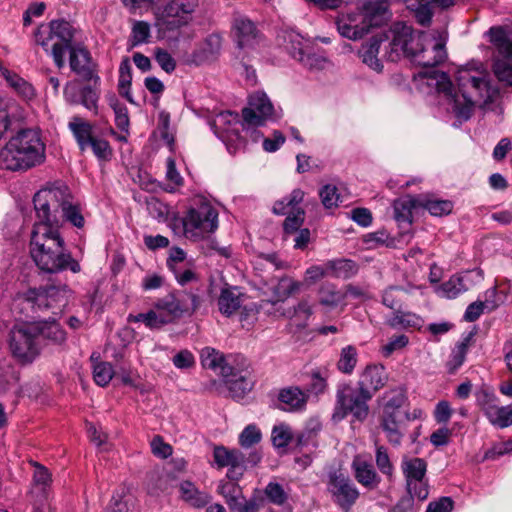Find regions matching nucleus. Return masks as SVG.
Returning a JSON list of instances; mask_svg holds the SVG:
<instances>
[{
	"instance_id": "1",
	"label": "nucleus",
	"mask_w": 512,
	"mask_h": 512,
	"mask_svg": "<svg viewBox=\"0 0 512 512\" xmlns=\"http://www.w3.org/2000/svg\"><path fill=\"white\" fill-rule=\"evenodd\" d=\"M431 78L436 80L437 91L453 100V111L461 121H467L471 117L478 103L482 104L484 110H494L499 107V103H496L499 93L490 86L487 72L481 63L466 65L457 71L456 83L463 103L458 95L453 94V85L446 73L433 71Z\"/></svg>"
},
{
	"instance_id": "2",
	"label": "nucleus",
	"mask_w": 512,
	"mask_h": 512,
	"mask_svg": "<svg viewBox=\"0 0 512 512\" xmlns=\"http://www.w3.org/2000/svg\"><path fill=\"white\" fill-rule=\"evenodd\" d=\"M389 42L385 57L392 62L402 56L422 67H435L447 58L446 37L440 32H415L403 22L394 23L390 29Z\"/></svg>"
},
{
	"instance_id": "3",
	"label": "nucleus",
	"mask_w": 512,
	"mask_h": 512,
	"mask_svg": "<svg viewBox=\"0 0 512 512\" xmlns=\"http://www.w3.org/2000/svg\"><path fill=\"white\" fill-rule=\"evenodd\" d=\"M30 254L36 266L44 273L56 274L65 270L79 273L81 266L66 249L58 229L38 220L33 227Z\"/></svg>"
},
{
	"instance_id": "4",
	"label": "nucleus",
	"mask_w": 512,
	"mask_h": 512,
	"mask_svg": "<svg viewBox=\"0 0 512 512\" xmlns=\"http://www.w3.org/2000/svg\"><path fill=\"white\" fill-rule=\"evenodd\" d=\"M38 220L54 228H60L66 221L76 228H83L85 219L82 209L76 203L67 186L45 188L33 198Z\"/></svg>"
},
{
	"instance_id": "5",
	"label": "nucleus",
	"mask_w": 512,
	"mask_h": 512,
	"mask_svg": "<svg viewBox=\"0 0 512 512\" xmlns=\"http://www.w3.org/2000/svg\"><path fill=\"white\" fill-rule=\"evenodd\" d=\"M45 158V143L34 129L18 131L0 151L1 164L10 171H27L44 163Z\"/></svg>"
},
{
	"instance_id": "6",
	"label": "nucleus",
	"mask_w": 512,
	"mask_h": 512,
	"mask_svg": "<svg viewBox=\"0 0 512 512\" xmlns=\"http://www.w3.org/2000/svg\"><path fill=\"white\" fill-rule=\"evenodd\" d=\"M76 32L70 22L63 19L52 20L36 27L32 34V42L52 57L58 69H62L65 66V54Z\"/></svg>"
},
{
	"instance_id": "7",
	"label": "nucleus",
	"mask_w": 512,
	"mask_h": 512,
	"mask_svg": "<svg viewBox=\"0 0 512 512\" xmlns=\"http://www.w3.org/2000/svg\"><path fill=\"white\" fill-rule=\"evenodd\" d=\"M182 225L187 239H204L218 228V210L211 202L201 198L188 209L182 218Z\"/></svg>"
},
{
	"instance_id": "8",
	"label": "nucleus",
	"mask_w": 512,
	"mask_h": 512,
	"mask_svg": "<svg viewBox=\"0 0 512 512\" xmlns=\"http://www.w3.org/2000/svg\"><path fill=\"white\" fill-rule=\"evenodd\" d=\"M488 35L499 54L493 63V73L500 83L512 87V25L491 27Z\"/></svg>"
},
{
	"instance_id": "9",
	"label": "nucleus",
	"mask_w": 512,
	"mask_h": 512,
	"mask_svg": "<svg viewBox=\"0 0 512 512\" xmlns=\"http://www.w3.org/2000/svg\"><path fill=\"white\" fill-rule=\"evenodd\" d=\"M198 0H170L155 10L159 30L175 31L190 24L198 7Z\"/></svg>"
},
{
	"instance_id": "10",
	"label": "nucleus",
	"mask_w": 512,
	"mask_h": 512,
	"mask_svg": "<svg viewBox=\"0 0 512 512\" xmlns=\"http://www.w3.org/2000/svg\"><path fill=\"white\" fill-rule=\"evenodd\" d=\"M71 290L67 285L48 286L43 289H30L24 296L18 297V301H26L33 309H52L57 315L67 306Z\"/></svg>"
},
{
	"instance_id": "11",
	"label": "nucleus",
	"mask_w": 512,
	"mask_h": 512,
	"mask_svg": "<svg viewBox=\"0 0 512 512\" xmlns=\"http://www.w3.org/2000/svg\"><path fill=\"white\" fill-rule=\"evenodd\" d=\"M371 398L369 392H364L359 387L357 389L344 387L337 391L333 417L343 419L348 414H352L356 420L363 421L368 416L369 407L367 402Z\"/></svg>"
},
{
	"instance_id": "12",
	"label": "nucleus",
	"mask_w": 512,
	"mask_h": 512,
	"mask_svg": "<svg viewBox=\"0 0 512 512\" xmlns=\"http://www.w3.org/2000/svg\"><path fill=\"white\" fill-rule=\"evenodd\" d=\"M283 39L288 53L304 67L311 70L325 68L328 61L324 56L316 53L312 41L295 31H286Z\"/></svg>"
},
{
	"instance_id": "13",
	"label": "nucleus",
	"mask_w": 512,
	"mask_h": 512,
	"mask_svg": "<svg viewBox=\"0 0 512 512\" xmlns=\"http://www.w3.org/2000/svg\"><path fill=\"white\" fill-rule=\"evenodd\" d=\"M401 470L405 478L407 492L419 500H425L429 495L426 478L427 462L419 457H403Z\"/></svg>"
},
{
	"instance_id": "14",
	"label": "nucleus",
	"mask_w": 512,
	"mask_h": 512,
	"mask_svg": "<svg viewBox=\"0 0 512 512\" xmlns=\"http://www.w3.org/2000/svg\"><path fill=\"white\" fill-rule=\"evenodd\" d=\"M32 323L15 326L10 332V349L21 361L31 362L39 354L40 345Z\"/></svg>"
},
{
	"instance_id": "15",
	"label": "nucleus",
	"mask_w": 512,
	"mask_h": 512,
	"mask_svg": "<svg viewBox=\"0 0 512 512\" xmlns=\"http://www.w3.org/2000/svg\"><path fill=\"white\" fill-rule=\"evenodd\" d=\"M304 199L301 189H294L288 196L278 200L273 205V213L287 215L283 223L285 234H293L300 230L305 220V211L299 207Z\"/></svg>"
},
{
	"instance_id": "16",
	"label": "nucleus",
	"mask_w": 512,
	"mask_h": 512,
	"mask_svg": "<svg viewBox=\"0 0 512 512\" xmlns=\"http://www.w3.org/2000/svg\"><path fill=\"white\" fill-rule=\"evenodd\" d=\"M327 491L333 502L343 510H349L360 496V492L352 480L336 470L328 474Z\"/></svg>"
},
{
	"instance_id": "17",
	"label": "nucleus",
	"mask_w": 512,
	"mask_h": 512,
	"mask_svg": "<svg viewBox=\"0 0 512 512\" xmlns=\"http://www.w3.org/2000/svg\"><path fill=\"white\" fill-rule=\"evenodd\" d=\"M274 116V107L263 92H256L249 97L248 106L242 110L243 126L258 127L264 125Z\"/></svg>"
},
{
	"instance_id": "18",
	"label": "nucleus",
	"mask_w": 512,
	"mask_h": 512,
	"mask_svg": "<svg viewBox=\"0 0 512 512\" xmlns=\"http://www.w3.org/2000/svg\"><path fill=\"white\" fill-rule=\"evenodd\" d=\"M336 26L340 35L350 40L361 39L370 30L358 5L342 11L336 18Z\"/></svg>"
},
{
	"instance_id": "19",
	"label": "nucleus",
	"mask_w": 512,
	"mask_h": 512,
	"mask_svg": "<svg viewBox=\"0 0 512 512\" xmlns=\"http://www.w3.org/2000/svg\"><path fill=\"white\" fill-rule=\"evenodd\" d=\"M213 458L218 468L228 467L226 476L230 480H239L246 470L245 455L240 450L215 446Z\"/></svg>"
},
{
	"instance_id": "20",
	"label": "nucleus",
	"mask_w": 512,
	"mask_h": 512,
	"mask_svg": "<svg viewBox=\"0 0 512 512\" xmlns=\"http://www.w3.org/2000/svg\"><path fill=\"white\" fill-rule=\"evenodd\" d=\"M473 276H475L477 281H481L483 279V272L481 270H472L467 271L464 275H453L449 280L437 287L436 293L443 298L454 299L469 290L472 282L470 278Z\"/></svg>"
},
{
	"instance_id": "21",
	"label": "nucleus",
	"mask_w": 512,
	"mask_h": 512,
	"mask_svg": "<svg viewBox=\"0 0 512 512\" xmlns=\"http://www.w3.org/2000/svg\"><path fill=\"white\" fill-rule=\"evenodd\" d=\"M358 6L369 29L383 25L391 17L388 0H366Z\"/></svg>"
},
{
	"instance_id": "22",
	"label": "nucleus",
	"mask_w": 512,
	"mask_h": 512,
	"mask_svg": "<svg viewBox=\"0 0 512 512\" xmlns=\"http://www.w3.org/2000/svg\"><path fill=\"white\" fill-rule=\"evenodd\" d=\"M405 3L407 8L414 12L416 21L426 26L431 22L435 7L449 8L454 5V0H405Z\"/></svg>"
},
{
	"instance_id": "23",
	"label": "nucleus",
	"mask_w": 512,
	"mask_h": 512,
	"mask_svg": "<svg viewBox=\"0 0 512 512\" xmlns=\"http://www.w3.org/2000/svg\"><path fill=\"white\" fill-rule=\"evenodd\" d=\"M69 64L71 70L86 80L93 78L92 59L90 52L82 45H73L70 43Z\"/></svg>"
},
{
	"instance_id": "24",
	"label": "nucleus",
	"mask_w": 512,
	"mask_h": 512,
	"mask_svg": "<svg viewBox=\"0 0 512 512\" xmlns=\"http://www.w3.org/2000/svg\"><path fill=\"white\" fill-rule=\"evenodd\" d=\"M317 302L326 311H333L340 308L343 310L347 302L344 300L342 287L339 288L331 282L322 283L317 289Z\"/></svg>"
},
{
	"instance_id": "25",
	"label": "nucleus",
	"mask_w": 512,
	"mask_h": 512,
	"mask_svg": "<svg viewBox=\"0 0 512 512\" xmlns=\"http://www.w3.org/2000/svg\"><path fill=\"white\" fill-rule=\"evenodd\" d=\"M387 380L388 375L384 366L371 364L366 366V368L360 374L358 387L364 392H369L371 397H373L375 392L384 387Z\"/></svg>"
},
{
	"instance_id": "26",
	"label": "nucleus",
	"mask_w": 512,
	"mask_h": 512,
	"mask_svg": "<svg viewBox=\"0 0 512 512\" xmlns=\"http://www.w3.org/2000/svg\"><path fill=\"white\" fill-rule=\"evenodd\" d=\"M222 37L218 33L206 36L192 53V62L201 65L214 60L220 53Z\"/></svg>"
},
{
	"instance_id": "27",
	"label": "nucleus",
	"mask_w": 512,
	"mask_h": 512,
	"mask_svg": "<svg viewBox=\"0 0 512 512\" xmlns=\"http://www.w3.org/2000/svg\"><path fill=\"white\" fill-rule=\"evenodd\" d=\"M351 468L354 477L358 483L368 489H375L381 482V478L376 472L371 462L364 459L360 455L354 457Z\"/></svg>"
},
{
	"instance_id": "28",
	"label": "nucleus",
	"mask_w": 512,
	"mask_h": 512,
	"mask_svg": "<svg viewBox=\"0 0 512 512\" xmlns=\"http://www.w3.org/2000/svg\"><path fill=\"white\" fill-rule=\"evenodd\" d=\"M153 307L157 309L162 317L168 319V324L172 323L176 319L182 317L186 312H188V308L186 304H184L175 293H169L162 298H159L153 304Z\"/></svg>"
},
{
	"instance_id": "29",
	"label": "nucleus",
	"mask_w": 512,
	"mask_h": 512,
	"mask_svg": "<svg viewBox=\"0 0 512 512\" xmlns=\"http://www.w3.org/2000/svg\"><path fill=\"white\" fill-rule=\"evenodd\" d=\"M204 368L219 372L223 377L234 376V368L226 362L224 355L212 347H205L200 353Z\"/></svg>"
},
{
	"instance_id": "30",
	"label": "nucleus",
	"mask_w": 512,
	"mask_h": 512,
	"mask_svg": "<svg viewBox=\"0 0 512 512\" xmlns=\"http://www.w3.org/2000/svg\"><path fill=\"white\" fill-rule=\"evenodd\" d=\"M244 294L236 286H226L221 289L218 297V308L221 314L230 317L242 306Z\"/></svg>"
},
{
	"instance_id": "31",
	"label": "nucleus",
	"mask_w": 512,
	"mask_h": 512,
	"mask_svg": "<svg viewBox=\"0 0 512 512\" xmlns=\"http://www.w3.org/2000/svg\"><path fill=\"white\" fill-rule=\"evenodd\" d=\"M68 129L72 133L81 152L89 149V143L95 137L93 133V125L80 116H73L69 123Z\"/></svg>"
},
{
	"instance_id": "32",
	"label": "nucleus",
	"mask_w": 512,
	"mask_h": 512,
	"mask_svg": "<svg viewBox=\"0 0 512 512\" xmlns=\"http://www.w3.org/2000/svg\"><path fill=\"white\" fill-rule=\"evenodd\" d=\"M233 28L240 49L253 47L257 43L258 32L254 23L249 19L245 17L236 18Z\"/></svg>"
},
{
	"instance_id": "33",
	"label": "nucleus",
	"mask_w": 512,
	"mask_h": 512,
	"mask_svg": "<svg viewBox=\"0 0 512 512\" xmlns=\"http://www.w3.org/2000/svg\"><path fill=\"white\" fill-rule=\"evenodd\" d=\"M278 400L281 404L285 405L284 410L295 412L305 409L308 394L302 391L299 387L284 388L279 392Z\"/></svg>"
},
{
	"instance_id": "34",
	"label": "nucleus",
	"mask_w": 512,
	"mask_h": 512,
	"mask_svg": "<svg viewBox=\"0 0 512 512\" xmlns=\"http://www.w3.org/2000/svg\"><path fill=\"white\" fill-rule=\"evenodd\" d=\"M32 325L37 327L35 333L39 343L41 340H48L54 344H62L66 340L65 331L55 320L33 322Z\"/></svg>"
},
{
	"instance_id": "35",
	"label": "nucleus",
	"mask_w": 512,
	"mask_h": 512,
	"mask_svg": "<svg viewBox=\"0 0 512 512\" xmlns=\"http://www.w3.org/2000/svg\"><path fill=\"white\" fill-rule=\"evenodd\" d=\"M401 415L382 413L380 426L386 435L387 441L394 447L402 443L403 432L401 430Z\"/></svg>"
},
{
	"instance_id": "36",
	"label": "nucleus",
	"mask_w": 512,
	"mask_h": 512,
	"mask_svg": "<svg viewBox=\"0 0 512 512\" xmlns=\"http://www.w3.org/2000/svg\"><path fill=\"white\" fill-rule=\"evenodd\" d=\"M382 39L372 37L368 42L362 44L358 54L368 67L376 72H381L383 65L378 58V53L381 47Z\"/></svg>"
},
{
	"instance_id": "37",
	"label": "nucleus",
	"mask_w": 512,
	"mask_h": 512,
	"mask_svg": "<svg viewBox=\"0 0 512 512\" xmlns=\"http://www.w3.org/2000/svg\"><path fill=\"white\" fill-rule=\"evenodd\" d=\"M223 378L233 398H243L253 388V380L247 371L242 373L234 370V376Z\"/></svg>"
},
{
	"instance_id": "38",
	"label": "nucleus",
	"mask_w": 512,
	"mask_h": 512,
	"mask_svg": "<svg viewBox=\"0 0 512 512\" xmlns=\"http://www.w3.org/2000/svg\"><path fill=\"white\" fill-rule=\"evenodd\" d=\"M179 491L181 498L195 508H203L211 500L210 494L200 491L195 484L190 481L181 482Z\"/></svg>"
},
{
	"instance_id": "39",
	"label": "nucleus",
	"mask_w": 512,
	"mask_h": 512,
	"mask_svg": "<svg viewBox=\"0 0 512 512\" xmlns=\"http://www.w3.org/2000/svg\"><path fill=\"white\" fill-rule=\"evenodd\" d=\"M301 288V282L296 281L288 276L281 277L272 289V298L269 300V302L272 304L284 302L291 295L299 292Z\"/></svg>"
},
{
	"instance_id": "40",
	"label": "nucleus",
	"mask_w": 512,
	"mask_h": 512,
	"mask_svg": "<svg viewBox=\"0 0 512 512\" xmlns=\"http://www.w3.org/2000/svg\"><path fill=\"white\" fill-rule=\"evenodd\" d=\"M328 275L337 279H349L357 273V265L350 259H332L326 261Z\"/></svg>"
},
{
	"instance_id": "41",
	"label": "nucleus",
	"mask_w": 512,
	"mask_h": 512,
	"mask_svg": "<svg viewBox=\"0 0 512 512\" xmlns=\"http://www.w3.org/2000/svg\"><path fill=\"white\" fill-rule=\"evenodd\" d=\"M238 480L220 481L217 492L224 498L229 509L235 506L239 500H244V495L241 486L237 483Z\"/></svg>"
},
{
	"instance_id": "42",
	"label": "nucleus",
	"mask_w": 512,
	"mask_h": 512,
	"mask_svg": "<svg viewBox=\"0 0 512 512\" xmlns=\"http://www.w3.org/2000/svg\"><path fill=\"white\" fill-rule=\"evenodd\" d=\"M2 76L6 82L25 99H32L35 96L33 86L15 72L3 69Z\"/></svg>"
},
{
	"instance_id": "43",
	"label": "nucleus",
	"mask_w": 512,
	"mask_h": 512,
	"mask_svg": "<svg viewBox=\"0 0 512 512\" xmlns=\"http://www.w3.org/2000/svg\"><path fill=\"white\" fill-rule=\"evenodd\" d=\"M489 422L499 428H506L512 425V407L511 406H498L497 403L494 407L488 408L486 415Z\"/></svg>"
},
{
	"instance_id": "44",
	"label": "nucleus",
	"mask_w": 512,
	"mask_h": 512,
	"mask_svg": "<svg viewBox=\"0 0 512 512\" xmlns=\"http://www.w3.org/2000/svg\"><path fill=\"white\" fill-rule=\"evenodd\" d=\"M375 463L378 470L391 481L394 477L395 467L392 463L387 447L375 443Z\"/></svg>"
},
{
	"instance_id": "45",
	"label": "nucleus",
	"mask_w": 512,
	"mask_h": 512,
	"mask_svg": "<svg viewBox=\"0 0 512 512\" xmlns=\"http://www.w3.org/2000/svg\"><path fill=\"white\" fill-rule=\"evenodd\" d=\"M108 103L115 114V125L121 132L128 134L130 119L127 107L115 95L108 98Z\"/></svg>"
},
{
	"instance_id": "46",
	"label": "nucleus",
	"mask_w": 512,
	"mask_h": 512,
	"mask_svg": "<svg viewBox=\"0 0 512 512\" xmlns=\"http://www.w3.org/2000/svg\"><path fill=\"white\" fill-rule=\"evenodd\" d=\"M394 214L399 223L412 222V209L416 207V200L411 196L400 198L394 202Z\"/></svg>"
},
{
	"instance_id": "47",
	"label": "nucleus",
	"mask_w": 512,
	"mask_h": 512,
	"mask_svg": "<svg viewBox=\"0 0 512 512\" xmlns=\"http://www.w3.org/2000/svg\"><path fill=\"white\" fill-rule=\"evenodd\" d=\"M383 400V413L401 415L400 408L406 400L403 391L398 389L387 391L383 395Z\"/></svg>"
},
{
	"instance_id": "48",
	"label": "nucleus",
	"mask_w": 512,
	"mask_h": 512,
	"mask_svg": "<svg viewBox=\"0 0 512 512\" xmlns=\"http://www.w3.org/2000/svg\"><path fill=\"white\" fill-rule=\"evenodd\" d=\"M357 361V349L352 345H347L341 350L337 367L342 373L351 374L357 364Z\"/></svg>"
},
{
	"instance_id": "49",
	"label": "nucleus",
	"mask_w": 512,
	"mask_h": 512,
	"mask_svg": "<svg viewBox=\"0 0 512 512\" xmlns=\"http://www.w3.org/2000/svg\"><path fill=\"white\" fill-rule=\"evenodd\" d=\"M421 319L416 314L397 310L394 315L387 320V324L392 328H408L420 325Z\"/></svg>"
},
{
	"instance_id": "50",
	"label": "nucleus",
	"mask_w": 512,
	"mask_h": 512,
	"mask_svg": "<svg viewBox=\"0 0 512 512\" xmlns=\"http://www.w3.org/2000/svg\"><path fill=\"white\" fill-rule=\"evenodd\" d=\"M364 242L367 248L373 249L381 246L388 248H396V240L391 237L386 231H376L369 233L364 237Z\"/></svg>"
},
{
	"instance_id": "51",
	"label": "nucleus",
	"mask_w": 512,
	"mask_h": 512,
	"mask_svg": "<svg viewBox=\"0 0 512 512\" xmlns=\"http://www.w3.org/2000/svg\"><path fill=\"white\" fill-rule=\"evenodd\" d=\"M151 36L150 24L146 21H134L131 29L130 42L135 47L149 41Z\"/></svg>"
},
{
	"instance_id": "52",
	"label": "nucleus",
	"mask_w": 512,
	"mask_h": 512,
	"mask_svg": "<svg viewBox=\"0 0 512 512\" xmlns=\"http://www.w3.org/2000/svg\"><path fill=\"white\" fill-rule=\"evenodd\" d=\"M468 350L467 340L458 343L452 350L446 367L449 373H455L464 363Z\"/></svg>"
},
{
	"instance_id": "53",
	"label": "nucleus",
	"mask_w": 512,
	"mask_h": 512,
	"mask_svg": "<svg viewBox=\"0 0 512 512\" xmlns=\"http://www.w3.org/2000/svg\"><path fill=\"white\" fill-rule=\"evenodd\" d=\"M89 149L92 150L94 156L100 161H110L112 159L113 149L104 138L95 136L89 143Z\"/></svg>"
},
{
	"instance_id": "54",
	"label": "nucleus",
	"mask_w": 512,
	"mask_h": 512,
	"mask_svg": "<svg viewBox=\"0 0 512 512\" xmlns=\"http://www.w3.org/2000/svg\"><path fill=\"white\" fill-rule=\"evenodd\" d=\"M79 94V104L83 105L86 109L93 111L94 114H98V91L90 85H85L81 86Z\"/></svg>"
},
{
	"instance_id": "55",
	"label": "nucleus",
	"mask_w": 512,
	"mask_h": 512,
	"mask_svg": "<svg viewBox=\"0 0 512 512\" xmlns=\"http://www.w3.org/2000/svg\"><path fill=\"white\" fill-rule=\"evenodd\" d=\"M114 375L115 372L109 362H98L93 366V378L99 386H107Z\"/></svg>"
},
{
	"instance_id": "56",
	"label": "nucleus",
	"mask_w": 512,
	"mask_h": 512,
	"mask_svg": "<svg viewBox=\"0 0 512 512\" xmlns=\"http://www.w3.org/2000/svg\"><path fill=\"white\" fill-rule=\"evenodd\" d=\"M433 216L448 215L453 210V203L450 200L427 199L421 204Z\"/></svg>"
},
{
	"instance_id": "57",
	"label": "nucleus",
	"mask_w": 512,
	"mask_h": 512,
	"mask_svg": "<svg viewBox=\"0 0 512 512\" xmlns=\"http://www.w3.org/2000/svg\"><path fill=\"white\" fill-rule=\"evenodd\" d=\"M272 443L275 448H285L292 440V431L287 424H279L273 427L271 433Z\"/></svg>"
},
{
	"instance_id": "58",
	"label": "nucleus",
	"mask_w": 512,
	"mask_h": 512,
	"mask_svg": "<svg viewBox=\"0 0 512 512\" xmlns=\"http://www.w3.org/2000/svg\"><path fill=\"white\" fill-rule=\"evenodd\" d=\"M262 434L256 425L250 424L239 435V444L243 448H249L261 441Z\"/></svg>"
},
{
	"instance_id": "59",
	"label": "nucleus",
	"mask_w": 512,
	"mask_h": 512,
	"mask_svg": "<svg viewBox=\"0 0 512 512\" xmlns=\"http://www.w3.org/2000/svg\"><path fill=\"white\" fill-rule=\"evenodd\" d=\"M321 202L326 209H331L338 206L340 195L336 186L327 184L319 191Z\"/></svg>"
},
{
	"instance_id": "60",
	"label": "nucleus",
	"mask_w": 512,
	"mask_h": 512,
	"mask_svg": "<svg viewBox=\"0 0 512 512\" xmlns=\"http://www.w3.org/2000/svg\"><path fill=\"white\" fill-rule=\"evenodd\" d=\"M166 179L168 184L165 188L168 192H174L175 189L183 184V178L176 169V164L173 158L167 159Z\"/></svg>"
},
{
	"instance_id": "61",
	"label": "nucleus",
	"mask_w": 512,
	"mask_h": 512,
	"mask_svg": "<svg viewBox=\"0 0 512 512\" xmlns=\"http://www.w3.org/2000/svg\"><path fill=\"white\" fill-rule=\"evenodd\" d=\"M326 277H329L326 262L310 266L304 274V280L308 284H314Z\"/></svg>"
},
{
	"instance_id": "62",
	"label": "nucleus",
	"mask_w": 512,
	"mask_h": 512,
	"mask_svg": "<svg viewBox=\"0 0 512 512\" xmlns=\"http://www.w3.org/2000/svg\"><path fill=\"white\" fill-rule=\"evenodd\" d=\"M155 60L158 63V65L166 72V73H172L176 68V61L172 57V55L161 48H157L155 50Z\"/></svg>"
},
{
	"instance_id": "63",
	"label": "nucleus",
	"mask_w": 512,
	"mask_h": 512,
	"mask_svg": "<svg viewBox=\"0 0 512 512\" xmlns=\"http://www.w3.org/2000/svg\"><path fill=\"white\" fill-rule=\"evenodd\" d=\"M172 273L174 274V277H175L177 283L181 286H185L189 283L196 282L199 279L198 274L190 266L187 268H184V266H181V267L173 270Z\"/></svg>"
},
{
	"instance_id": "64",
	"label": "nucleus",
	"mask_w": 512,
	"mask_h": 512,
	"mask_svg": "<svg viewBox=\"0 0 512 512\" xmlns=\"http://www.w3.org/2000/svg\"><path fill=\"white\" fill-rule=\"evenodd\" d=\"M327 389L326 379L318 372L313 371L311 374V380L307 388L308 396L315 395L319 396L323 394Z\"/></svg>"
}]
</instances>
